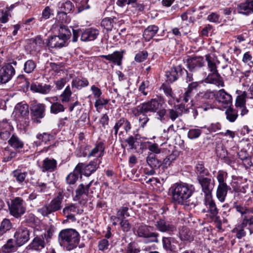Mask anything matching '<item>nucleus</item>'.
Masks as SVG:
<instances>
[{
    "instance_id": "obj_5",
    "label": "nucleus",
    "mask_w": 253,
    "mask_h": 253,
    "mask_svg": "<svg viewBox=\"0 0 253 253\" xmlns=\"http://www.w3.org/2000/svg\"><path fill=\"white\" fill-rule=\"evenodd\" d=\"M9 210L11 215L18 218L25 213L26 204L21 198L16 197L11 200Z\"/></svg>"
},
{
    "instance_id": "obj_51",
    "label": "nucleus",
    "mask_w": 253,
    "mask_h": 253,
    "mask_svg": "<svg viewBox=\"0 0 253 253\" xmlns=\"http://www.w3.org/2000/svg\"><path fill=\"white\" fill-rule=\"evenodd\" d=\"M236 92L238 94L244 96L246 98H253V83L252 84L247 91L237 90Z\"/></svg>"
},
{
    "instance_id": "obj_42",
    "label": "nucleus",
    "mask_w": 253,
    "mask_h": 253,
    "mask_svg": "<svg viewBox=\"0 0 253 253\" xmlns=\"http://www.w3.org/2000/svg\"><path fill=\"white\" fill-rule=\"evenodd\" d=\"M98 168L96 162H91L88 165L85 166L84 168V173L85 175L88 176L92 172H94Z\"/></svg>"
},
{
    "instance_id": "obj_41",
    "label": "nucleus",
    "mask_w": 253,
    "mask_h": 253,
    "mask_svg": "<svg viewBox=\"0 0 253 253\" xmlns=\"http://www.w3.org/2000/svg\"><path fill=\"white\" fill-rule=\"evenodd\" d=\"M72 93L70 86L69 85L67 86L64 91L59 96L61 102L62 103L68 102L70 101Z\"/></svg>"
},
{
    "instance_id": "obj_7",
    "label": "nucleus",
    "mask_w": 253,
    "mask_h": 253,
    "mask_svg": "<svg viewBox=\"0 0 253 253\" xmlns=\"http://www.w3.org/2000/svg\"><path fill=\"white\" fill-rule=\"evenodd\" d=\"M216 96V100L219 103L226 106H230L232 102V98L230 94L227 93L224 89H220L216 94L211 91H207L204 95L205 98H210L211 97Z\"/></svg>"
},
{
    "instance_id": "obj_46",
    "label": "nucleus",
    "mask_w": 253,
    "mask_h": 253,
    "mask_svg": "<svg viewBox=\"0 0 253 253\" xmlns=\"http://www.w3.org/2000/svg\"><path fill=\"white\" fill-rule=\"evenodd\" d=\"M8 143L12 147L18 149L21 148L23 146V143L17 137L12 135L8 140Z\"/></svg>"
},
{
    "instance_id": "obj_15",
    "label": "nucleus",
    "mask_w": 253,
    "mask_h": 253,
    "mask_svg": "<svg viewBox=\"0 0 253 253\" xmlns=\"http://www.w3.org/2000/svg\"><path fill=\"white\" fill-rule=\"evenodd\" d=\"M63 214L68 219L72 221L76 220L75 214L79 213V210L73 204L66 205L62 211Z\"/></svg>"
},
{
    "instance_id": "obj_35",
    "label": "nucleus",
    "mask_w": 253,
    "mask_h": 253,
    "mask_svg": "<svg viewBox=\"0 0 253 253\" xmlns=\"http://www.w3.org/2000/svg\"><path fill=\"white\" fill-rule=\"evenodd\" d=\"M88 81L87 79L75 78L73 79L71 83L72 87H75L78 89H81L83 87H85L88 85Z\"/></svg>"
},
{
    "instance_id": "obj_29",
    "label": "nucleus",
    "mask_w": 253,
    "mask_h": 253,
    "mask_svg": "<svg viewBox=\"0 0 253 253\" xmlns=\"http://www.w3.org/2000/svg\"><path fill=\"white\" fill-rule=\"evenodd\" d=\"M229 187L227 185H218L216 190V197L221 202L225 201Z\"/></svg>"
},
{
    "instance_id": "obj_4",
    "label": "nucleus",
    "mask_w": 253,
    "mask_h": 253,
    "mask_svg": "<svg viewBox=\"0 0 253 253\" xmlns=\"http://www.w3.org/2000/svg\"><path fill=\"white\" fill-rule=\"evenodd\" d=\"M52 236L51 230L49 229L41 235L35 237L28 247L33 250L41 251L45 247L46 243Z\"/></svg>"
},
{
    "instance_id": "obj_3",
    "label": "nucleus",
    "mask_w": 253,
    "mask_h": 253,
    "mask_svg": "<svg viewBox=\"0 0 253 253\" xmlns=\"http://www.w3.org/2000/svg\"><path fill=\"white\" fill-rule=\"evenodd\" d=\"M80 236L79 233L72 228L61 230L58 236V241L60 246L70 251L76 248L79 244Z\"/></svg>"
},
{
    "instance_id": "obj_9",
    "label": "nucleus",
    "mask_w": 253,
    "mask_h": 253,
    "mask_svg": "<svg viewBox=\"0 0 253 253\" xmlns=\"http://www.w3.org/2000/svg\"><path fill=\"white\" fill-rule=\"evenodd\" d=\"M204 205L206 208L202 210V212L207 213V214L211 218L216 217L218 209L215 202L212 199V196H208V197H205Z\"/></svg>"
},
{
    "instance_id": "obj_1",
    "label": "nucleus",
    "mask_w": 253,
    "mask_h": 253,
    "mask_svg": "<svg viewBox=\"0 0 253 253\" xmlns=\"http://www.w3.org/2000/svg\"><path fill=\"white\" fill-rule=\"evenodd\" d=\"M161 106L157 100L152 99L131 109L132 114L135 117H137L140 128H144L150 120L146 113L156 112Z\"/></svg>"
},
{
    "instance_id": "obj_58",
    "label": "nucleus",
    "mask_w": 253,
    "mask_h": 253,
    "mask_svg": "<svg viewBox=\"0 0 253 253\" xmlns=\"http://www.w3.org/2000/svg\"><path fill=\"white\" fill-rule=\"evenodd\" d=\"M38 212L41 213L42 215L45 216H47L51 213L53 212L51 211L48 205H45L42 207L38 210Z\"/></svg>"
},
{
    "instance_id": "obj_31",
    "label": "nucleus",
    "mask_w": 253,
    "mask_h": 253,
    "mask_svg": "<svg viewBox=\"0 0 253 253\" xmlns=\"http://www.w3.org/2000/svg\"><path fill=\"white\" fill-rule=\"evenodd\" d=\"M195 172L197 174V180L209 176L210 172L208 169H206L202 163H198L196 167Z\"/></svg>"
},
{
    "instance_id": "obj_36",
    "label": "nucleus",
    "mask_w": 253,
    "mask_h": 253,
    "mask_svg": "<svg viewBox=\"0 0 253 253\" xmlns=\"http://www.w3.org/2000/svg\"><path fill=\"white\" fill-rule=\"evenodd\" d=\"M17 247L14 244L13 241L12 239L7 240L1 248V251L4 253H10L16 251Z\"/></svg>"
},
{
    "instance_id": "obj_64",
    "label": "nucleus",
    "mask_w": 253,
    "mask_h": 253,
    "mask_svg": "<svg viewBox=\"0 0 253 253\" xmlns=\"http://www.w3.org/2000/svg\"><path fill=\"white\" fill-rule=\"evenodd\" d=\"M1 13L2 15L0 17V22L2 23H5L8 21L9 17L11 16V15L10 14L9 10H2L1 11Z\"/></svg>"
},
{
    "instance_id": "obj_21",
    "label": "nucleus",
    "mask_w": 253,
    "mask_h": 253,
    "mask_svg": "<svg viewBox=\"0 0 253 253\" xmlns=\"http://www.w3.org/2000/svg\"><path fill=\"white\" fill-rule=\"evenodd\" d=\"M183 70L180 66H177L172 68L170 71L166 72V76L168 80L170 82L176 81L181 75Z\"/></svg>"
},
{
    "instance_id": "obj_8",
    "label": "nucleus",
    "mask_w": 253,
    "mask_h": 253,
    "mask_svg": "<svg viewBox=\"0 0 253 253\" xmlns=\"http://www.w3.org/2000/svg\"><path fill=\"white\" fill-rule=\"evenodd\" d=\"M15 245L17 247L25 244L30 239V232L24 227H19L14 234Z\"/></svg>"
},
{
    "instance_id": "obj_25",
    "label": "nucleus",
    "mask_w": 253,
    "mask_h": 253,
    "mask_svg": "<svg viewBox=\"0 0 253 253\" xmlns=\"http://www.w3.org/2000/svg\"><path fill=\"white\" fill-rule=\"evenodd\" d=\"M199 87V83L197 82H192L188 85L187 91L183 95V100L185 103L188 102L191 99L193 94L195 93Z\"/></svg>"
},
{
    "instance_id": "obj_52",
    "label": "nucleus",
    "mask_w": 253,
    "mask_h": 253,
    "mask_svg": "<svg viewBox=\"0 0 253 253\" xmlns=\"http://www.w3.org/2000/svg\"><path fill=\"white\" fill-rule=\"evenodd\" d=\"M201 132V129L199 128L190 129L188 132V137L191 139H195L200 136Z\"/></svg>"
},
{
    "instance_id": "obj_6",
    "label": "nucleus",
    "mask_w": 253,
    "mask_h": 253,
    "mask_svg": "<svg viewBox=\"0 0 253 253\" xmlns=\"http://www.w3.org/2000/svg\"><path fill=\"white\" fill-rule=\"evenodd\" d=\"M152 228L150 226L144 224L140 225L136 230L137 235L140 238L149 239L150 242L158 243L159 234L152 232Z\"/></svg>"
},
{
    "instance_id": "obj_16",
    "label": "nucleus",
    "mask_w": 253,
    "mask_h": 253,
    "mask_svg": "<svg viewBox=\"0 0 253 253\" xmlns=\"http://www.w3.org/2000/svg\"><path fill=\"white\" fill-rule=\"evenodd\" d=\"M205 63L203 57H194L188 59L187 60V65L190 70L194 71L201 68Z\"/></svg>"
},
{
    "instance_id": "obj_28",
    "label": "nucleus",
    "mask_w": 253,
    "mask_h": 253,
    "mask_svg": "<svg viewBox=\"0 0 253 253\" xmlns=\"http://www.w3.org/2000/svg\"><path fill=\"white\" fill-rule=\"evenodd\" d=\"M159 30L158 26L150 25L145 29L143 32V37L146 41H149L157 33Z\"/></svg>"
},
{
    "instance_id": "obj_33",
    "label": "nucleus",
    "mask_w": 253,
    "mask_h": 253,
    "mask_svg": "<svg viewBox=\"0 0 253 253\" xmlns=\"http://www.w3.org/2000/svg\"><path fill=\"white\" fill-rule=\"evenodd\" d=\"M104 147L102 143H99L93 148L88 154V157H100L103 155Z\"/></svg>"
},
{
    "instance_id": "obj_32",
    "label": "nucleus",
    "mask_w": 253,
    "mask_h": 253,
    "mask_svg": "<svg viewBox=\"0 0 253 253\" xmlns=\"http://www.w3.org/2000/svg\"><path fill=\"white\" fill-rule=\"evenodd\" d=\"M146 162L148 165L153 169L159 168L161 166V162L156 158V155L152 153L148 154Z\"/></svg>"
},
{
    "instance_id": "obj_13",
    "label": "nucleus",
    "mask_w": 253,
    "mask_h": 253,
    "mask_svg": "<svg viewBox=\"0 0 253 253\" xmlns=\"http://www.w3.org/2000/svg\"><path fill=\"white\" fill-rule=\"evenodd\" d=\"M156 228L162 232H172L176 230L175 227L165 221L163 219H159L155 224Z\"/></svg>"
},
{
    "instance_id": "obj_14",
    "label": "nucleus",
    "mask_w": 253,
    "mask_h": 253,
    "mask_svg": "<svg viewBox=\"0 0 253 253\" xmlns=\"http://www.w3.org/2000/svg\"><path fill=\"white\" fill-rule=\"evenodd\" d=\"M237 10L238 13L244 15L253 13V0H245L244 2L238 4Z\"/></svg>"
},
{
    "instance_id": "obj_20",
    "label": "nucleus",
    "mask_w": 253,
    "mask_h": 253,
    "mask_svg": "<svg viewBox=\"0 0 253 253\" xmlns=\"http://www.w3.org/2000/svg\"><path fill=\"white\" fill-rule=\"evenodd\" d=\"M66 42L60 36L51 37L48 41L47 45L49 48H61L65 45Z\"/></svg>"
},
{
    "instance_id": "obj_48",
    "label": "nucleus",
    "mask_w": 253,
    "mask_h": 253,
    "mask_svg": "<svg viewBox=\"0 0 253 253\" xmlns=\"http://www.w3.org/2000/svg\"><path fill=\"white\" fill-rule=\"evenodd\" d=\"M36 67V64L32 60H27L24 64V70L27 73H31Z\"/></svg>"
},
{
    "instance_id": "obj_19",
    "label": "nucleus",
    "mask_w": 253,
    "mask_h": 253,
    "mask_svg": "<svg viewBox=\"0 0 253 253\" xmlns=\"http://www.w3.org/2000/svg\"><path fill=\"white\" fill-rule=\"evenodd\" d=\"M83 164H79L75 168L73 172H71L66 177L67 183L69 184H74L81 173V170L83 168Z\"/></svg>"
},
{
    "instance_id": "obj_49",
    "label": "nucleus",
    "mask_w": 253,
    "mask_h": 253,
    "mask_svg": "<svg viewBox=\"0 0 253 253\" xmlns=\"http://www.w3.org/2000/svg\"><path fill=\"white\" fill-rule=\"evenodd\" d=\"M128 208L126 207H121L117 211V215L119 220H122L123 219H126V217L129 216V214L128 212Z\"/></svg>"
},
{
    "instance_id": "obj_53",
    "label": "nucleus",
    "mask_w": 253,
    "mask_h": 253,
    "mask_svg": "<svg viewBox=\"0 0 253 253\" xmlns=\"http://www.w3.org/2000/svg\"><path fill=\"white\" fill-rule=\"evenodd\" d=\"M18 84H20V86L23 88L28 87L30 85L29 82L22 75H19L16 80Z\"/></svg>"
},
{
    "instance_id": "obj_54",
    "label": "nucleus",
    "mask_w": 253,
    "mask_h": 253,
    "mask_svg": "<svg viewBox=\"0 0 253 253\" xmlns=\"http://www.w3.org/2000/svg\"><path fill=\"white\" fill-rule=\"evenodd\" d=\"M147 143L148 144V148L152 153L154 154H158L160 153L161 149L159 147V146L156 143H152L151 142L148 141Z\"/></svg>"
},
{
    "instance_id": "obj_27",
    "label": "nucleus",
    "mask_w": 253,
    "mask_h": 253,
    "mask_svg": "<svg viewBox=\"0 0 253 253\" xmlns=\"http://www.w3.org/2000/svg\"><path fill=\"white\" fill-rule=\"evenodd\" d=\"M57 165L56 160L53 159L45 158L43 161V164L41 167L42 171H53L55 170Z\"/></svg>"
},
{
    "instance_id": "obj_18",
    "label": "nucleus",
    "mask_w": 253,
    "mask_h": 253,
    "mask_svg": "<svg viewBox=\"0 0 253 253\" xmlns=\"http://www.w3.org/2000/svg\"><path fill=\"white\" fill-rule=\"evenodd\" d=\"M99 34V32L95 29L89 28L84 31L81 37V40L84 42L93 41L96 39Z\"/></svg>"
},
{
    "instance_id": "obj_61",
    "label": "nucleus",
    "mask_w": 253,
    "mask_h": 253,
    "mask_svg": "<svg viewBox=\"0 0 253 253\" xmlns=\"http://www.w3.org/2000/svg\"><path fill=\"white\" fill-rule=\"evenodd\" d=\"M246 98L241 94H238L236 100V106L237 107L242 108L244 107Z\"/></svg>"
},
{
    "instance_id": "obj_63",
    "label": "nucleus",
    "mask_w": 253,
    "mask_h": 253,
    "mask_svg": "<svg viewBox=\"0 0 253 253\" xmlns=\"http://www.w3.org/2000/svg\"><path fill=\"white\" fill-rule=\"evenodd\" d=\"M236 211L242 214L247 213H253V209L252 210L247 209L246 207H243L241 205H236L235 206Z\"/></svg>"
},
{
    "instance_id": "obj_57",
    "label": "nucleus",
    "mask_w": 253,
    "mask_h": 253,
    "mask_svg": "<svg viewBox=\"0 0 253 253\" xmlns=\"http://www.w3.org/2000/svg\"><path fill=\"white\" fill-rule=\"evenodd\" d=\"M120 220V224L122 230L125 232H128L131 229V225L128 220L123 219Z\"/></svg>"
},
{
    "instance_id": "obj_37",
    "label": "nucleus",
    "mask_w": 253,
    "mask_h": 253,
    "mask_svg": "<svg viewBox=\"0 0 253 253\" xmlns=\"http://www.w3.org/2000/svg\"><path fill=\"white\" fill-rule=\"evenodd\" d=\"M58 36L67 42L70 39L71 33L67 26L61 25L58 30Z\"/></svg>"
},
{
    "instance_id": "obj_40",
    "label": "nucleus",
    "mask_w": 253,
    "mask_h": 253,
    "mask_svg": "<svg viewBox=\"0 0 253 253\" xmlns=\"http://www.w3.org/2000/svg\"><path fill=\"white\" fill-rule=\"evenodd\" d=\"M179 237L181 240L190 241L192 239L191 233L189 229L185 227H182L179 231Z\"/></svg>"
},
{
    "instance_id": "obj_43",
    "label": "nucleus",
    "mask_w": 253,
    "mask_h": 253,
    "mask_svg": "<svg viewBox=\"0 0 253 253\" xmlns=\"http://www.w3.org/2000/svg\"><path fill=\"white\" fill-rule=\"evenodd\" d=\"M226 119L230 122H234L238 117V111L232 108H228L225 111Z\"/></svg>"
},
{
    "instance_id": "obj_59",
    "label": "nucleus",
    "mask_w": 253,
    "mask_h": 253,
    "mask_svg": "<svg viewBox=\"0 0 253 253\" xmlns=\"http://www.w3.org/2000/svg\"><path fill=\"white\" fill-rule=\"evenodd\" d=\"M161 89L163 90L165 94L168 97H169L171 98H174V95L173 93H172V89L169 85L163 84L161 87Z\"/></svg>"
},
{
    "instance_id": "obj_17",
    "label": "nucleus",
    "mask_w": 253,
    "mask_h": 253,
    "mask_svg": "<svg viewBox=\"0 0 253 253\" xmlns=\"http://www.w3.org/2000/svg\"><path fill=\"white\" fill-rule=\"evenodd\" d=\"M58 16L66 17L67 13H69L74 8V6L71 1L69 0L62 1L58 3Z\"/></svg>"
},
{
    "instance_id": "obj_50",
    "label": "nucleus",
    "mask_w": 253,
    "mask_h": 253,
    "mask_svg": "<svg viewBox=\"0 0 253 253\" xmlns=\"http://www.w3.org/2000/svg\"><path fill=\"white\" fill-rule=\"evenodd\" d=\"M13 175L17 182L22 183L25 180L27 172H22L19 170H15L13 172Z\"/></svg>"
},
{
    "instance_id": "obj_30",
    "label": "nucleus",
    "mask_w": 253,
    "mask_h": 253,
    "mask_svg": "<svg viewBox=\"0 0 253 253\" xmlns=\"http://www.w3.org/2000/svg\"><path fill=\"white\" fill-rule=\"evenodd\" d=\"M102 57L120 66L121 65L123 55L120 52L116 51L111 54L102 55Z\"/></svg>"
},
{
    "instance_id": "obj_26",
    "label": "nucleus",
    "mask_w": 253,
    "mask_h": 253,
    "mask_svg": "<svg viewBox=\"0 0 253 253\" xmlns=\"http://www.w3.org/2000/svg\"><path fill=\"white\" fill-rule=\"evenodd\" d=\"M247 226V224L243 218L240 223L235 225V227L232 230V232L235 233L237 238L242 239L246 236V233L245 230V228Z\"/></svg>"
},
{
    "instance_id": "obj_34",
    "label": "nucleus",
    "mask_w": 253,
    "mask_h": 253,
    "mask_svg": "<svg viewBox=\"0 0 253 253\" xmlns=\"http://www.w3.org/2000/svg\"><path fill=\"white\" fill-rule=\"evenodd\" d=\"M31 89L37 92H40L43 94L48 93L50 90L49 85L44 84L42 85L41 84H32L31 85Z\"/></svg>"
},
{
    "instance_id": "obj_45",
    "label": "nucleus",
    "mask_w": 253,
    "mask_h": 253,
    "mask_svg": "<svg viewBox=\"0 0 253 253\" xmlns=\"http://www.w3.org/2000/svg\"><path fill=\"white\" fill-rule=\"evenodd\" d=\"M173 239L169 237H163L162 240L163 248L166 251H172L175 249V246L172 245Z\"/></svg>"
},
{
    "instance_id": "obj_12",
    "label": "nucleus",
    "mask_w": 253,
    "mask_h": 253,
    "mask_svg": "<svg viewBox=\"0 0 253 253\" xmlns=\"http://www.w3.org/2000/svg\"><path fill=\"white\" fill-rule=\"evenodd\" d=\"M45 109L44 104L33 103L31 106V115L36 119H42L44 116Z\"/></svg>"
},
{
    "instance_id": "obj_38",
    "label": "nucleus",
    "mask_w": 253,
    "mask_h": 253,
    "mask_svg": "<svg viewBox=\"0 0 253 253\" xmlns=\"http://www.w3.org/2000/svg\"><path fill=\"white\" fill-rule=\"evenodd\" d=\"M12 227V223L10 221L4 218L1 221L0 225V236L3 235L7 231H9Z\"/></svg>"
},
{
    "instance_id": "obj_47",
    "label": "nucleus",
    "mask_w": 253,
    "mask_h": 253,
    "mask_svg": "<svg viewBox=\"0 0 253 253\" xmlns=\"http://www.w3.org/2000/svg\"><path fill=\"white\" fill-rule=\"evenodd\" d=\"M65 108L63 105L58 102H55L50 106V112L52 114H58L64 111Z\"/></svg>"
},
{
    "instance_id": "obj_11",
    "label": "nucleus",
    "mask_w": 253,
    "mask_h": 253,
    "mask_svg": "<svg viewBox=\"0 0 253 253\" xmlns=\"http://www.w3.org/2000/svg\"><path fill=\"white\" fill-rule=\"evenodd\" d=\"M202 187V190L205 194V197L212 196L211 192L214 186V180L208 177H204L198 180Z\"/></svg>"
},
{
    "instance_id": "obj_56",
    "label": "nucleus",
    "mask_w": 253,
    "mask_h": 253,
    "mask_svg": "<svg viewBox=\"0 0 253 253\" xmlns=\"http://www.w3.org/2000/svg\"><path fill=\"white\" fill-rule=\"evenodd\" d=\"M136 138L133 136H130L126 139L125 142L126 143L129 149L133 150L136 149V146L135 144Z\"/></svg>"
},
{
    "instance_id": "obj_22",
    "label": "nucleus",
    "mask_w": 253,
    "mask_h": 253,
    "mask_svg": "<svg viewBox=\"0 0 253 253\" xmlns=\"http://www.w3.org/2000/svg\"><path fill=\"white\" fill-rule=\"evenodd\" d=\"M206 82L217 86H223L224 82L217 72L210 74L206 79Z\"/></svg>"
},
{
    "instance_id": "obj_55",
    "label": "nucleus",
    "mask_w": 253,
    "mask_h": 253,
    "mask_svg": "<svg viewBox=\"0 0 253 253\" xmlns=\"http://www.w3.org/2000/svg\"><path fill=\"white\" fill-rule=\"evenodd\" d=\"M101 25L107 30H111L113 27V20L110 18H105L102 21Z\"/></svg>"
},
{
    "instance_id": "obj_10",
    "label": "nucleus",
    "mask_w": 253,
    "mask_h": 253,
    "mask_svg": "<svg viewBox=\"0 0 253 253\" xmlns=\"http://www.w3.org/2000/svg\"><path fill=\"white\" fill-rule=\"evenodd\" d=\"M15 74V69L10 64H7L0 70V85L9 82Z\"/></svg>"
},
{
    "instance_id": "obj_2",
    "label": "nucleus",
    "mask_w": 253,
    "mask_h": 253,
    "mask_svg": "<svg viewBox=\"0 0 253 253\" xmlns=\"http://www.w3.org/2000/svg\"><path fill=\"white\" fill-rule=\"evenodd\" d=\"M193 192V186L185 183H175L169 189L172 201L180 205L187 204Z\"/></svg>"
},
{
    "instance_id": "obj_24",
    "label": "nucleus",
    "mask_w": 253,
    "mask_h": 253,
    "mask_svg": "<svg viewBox=\"0 0 253 253\" xmlns=\"http://www.w3.org/2000/svg\"><path fill=\"white\" fill-rule=\"evenodd\" d=\"M63 199V194L62 193L59 192L58 195L51 201L48 206L53 212L61 209V204Z\"/></svg>"
},
{
    "instance_id": "obj_44",
    "label": "nucleus",
    "mask_w": 253,
    "mask_h": 253,
    "mask_svg": "<svg viewBox=\"0 0 253 253\" xmlns=\"http://www.w3.org/2000/svg\"><path fill=\"white\" fill-rule=\"evenodd\" d=\"M112 246L107 239H102L98 243V248L99 251L105 252L111 249Z\"/></svg>"
},
{
    "instance_id": "obj_23",
    "label": "nucleus",
    "mask_w": 253,
    "mask_h": 253,
    "mask_svg": "<svg viewBox=\"0 0 253 253\" xmlns=\"http://www.w3.org/2000/svg\"><path fill=\"white\" fill-rule=\"evenodd\" d=\"M92 181L84 185V184H81L79 185L77 189L76 190V196L74 198L75 201L80 200L82 197L84 195L86 196L88 193V189L91 185Z\"/></svg>"
},
{
    "instance_id": "obj_62",
    "label": "nucleus",
    "mask_w": 253,
    "mask_h": 253,
    "mask_svg": "<svg viewBox=\"0 0 253 253\" xmlns=\"http://www.w3.org/2000/svg\"><path fill=\"white\" fill-rule=\"evenodd\" d=\"M16 156V153L15 152H9L7 150H5L4 153L3 161L5 162L10 161L13 158Z\"/></svg>"
},
{
    "instance_id": "obj_60",
    "label": "nucleus",
    "mask_w": 253,
    "mask_h": 253,
    "mask_svg": "<svg viewBox=\"0 0 253 253\" xmlns=\"http://www.w3.org/2000/svg\"><path fill=\"white\" fill-rule=\"evenodd\" d=\"M148 56V53L146 51H142L137 53L135 56V60L138 62L144 61Z\"/></svg>"
},
{
    "instance_id": "obj_39",
    "label": "nucleus",
    "mask_w": 253,
    "mask_h": 253,
    "mask_svg": "<svg viewBox=\"0 0 253 253\" xmlns=\"http://www.w3.org/2000/svg\"><path fill=\"white\" fill-rule=\"evenodd\" d=\"M15 110L17 113L22 116H26L29 114V107L26 104H17L15 106Z\"/></svg>"
}]
</instances>
